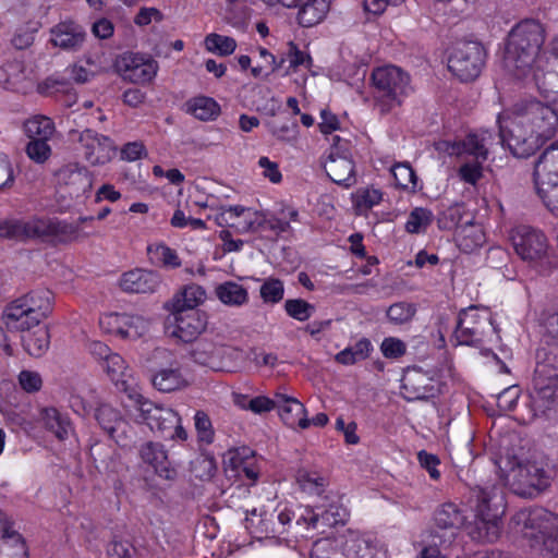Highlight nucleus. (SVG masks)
I'll return each instance as SVG.
<instances>
[{
	"mask_svg": "<svg viewBox=\"0 0 558 558\" xmlns=\"http://www.w3.org/2000/svg\"><path fill=\"white\" fill-rule=\"evenodd\" d=\"M497 465L510 489L520 497L537 498L551 486L553 474L543 459L507 454L499 458Z\"/></svg>",
	"mask_w": 558,
	"mask_h": 558,
	"instance_id": "obj_1",
	"label": "nucleus"
},
{
	"mask_svg": "<svg viewBox=\"0 0 558 558\" xmlns=\"http://www.w3.org/2000/svg\"><path fill=\"white\" fill-rule=\"evenodd\" d=\"M546 39L544 25L536 20L519 22L508 34L506 62L518 78L531 73Z\"/></svg>",
	"mask_w": 558,
	"mask_h": 558,
	"instance_id": "obj_2",
	"label": "nucleus"
},
{
	"mask_svg": "<svg viewBox=\"0 0 558 558\" xmlns=\"http://www.w3.org/2000/svg\"><path fill=\"white\" fill-rule=\"evenodd\" d=\"M511 527L523 537L539 545L544 557H558V514L542 508H524L515 512L510 521Z\"/></svg>",
	"mask_w": 558,
	"mask_h": 558,
	"instance_id": "obj_3",
	"label": "nucleus"
},
{
	"mask_svg": "<svg viewBox=\"0 0 558 558\" xmlns=\"http://www.w3.org/2000/svg\"><path fill=\"white\" fill-rule=\"evenodd\" d=\"M375 98L380 113H387L393 106H400L402 97L410 90V77L395 65L377 68L372 73Z\"/></svg>",
	"mask_w": 558,
	"mask_h": 558,
	"instance_id": "obj_4",
	"label": "nucleus"
},
{
	"mask_svg": "<svg viewBox=\"0 0 558 558\" xmlns=\"http://www.w3.org/2000/svg\"><path fill=\"white\" fill-rule=\"evenodd\" d=\"M476 497L475 520L469 526V534L474 541L493 543L500 533L499 520L504 514L502 500L492 496L484 488H478Z\"/></svg>",
	"mask_w": 558,
	"mask_h": 558,
	"instance_id": "obj_5",
	"label": "nucleus"
},
{
	"mask_svg": "<svg viewBox=\"0 0 558 558\" xmlns=\"http://www.w3.org/2000/svg\"><path fill=\"white\" fill-rule=\"evenodd\" d=\"M510 241L517 255L539 274L550 269L548 241L542 231L530 226H519L511 231Z\"/></svg>",
	"mask_w": 558,
	"mask_h": 558,
	"instance_id": "obj_6",
	"label": "nucleus"
},
{
	"mask_svg": "<svg viewBox=\"0 0 558 558\" xmlns=\"http://www.w3.org/2000/svg\"><path fill=\"white\" fill-rule=\"evenodd\" d=\"M513 117L498 116L499 135L501 143L507 145L513 156L526 158L535 153L543 144L524 123L518 112Z\"/></svg>",
	"mask_w": 558,
	"mask_h": 558,
	"instance_id": "obj_7",
	"label": "nucleus"
},
{
	"mask_svg": "<svg viewBox=\"0 0 558 558\" xmlns=\"http://www.w3.org/2000/svg\"><path fill=\"white\" fill-rule=\"evenodd\" d=\"M486 62V50L475 40L458 41L448 58V69L461 82L476 80Z\"/></svg>",
	"mask_w": 558,
	"mask_h": 558,
	"instance_id": "obj_8",
	"label": "nucleus"
},
{
	"mask_svg": "<svg viewBox=\"0 0 558 558\" xmlns=\"http://www.w3.org/2000/svg\"><path fill=\"white\" fill-rule=\"evenodd\" d=\"M513 108L542 144L555 135L558 128V113L550 104L527 99L517 102Z\"/></svg>",
	"mask_w": 558,
	"mask_h": 558,
	"instance_id": "obj_9",
	"label": "nucleus"
},
{
	"mask_svg": "<svg viewBox=\"0 0 558 558\" xmlns=\"http://www.w3.org/2000/svg\"><path fill=\"white\" fill-rule=\"evenodd\" d=\"M240 353L238 348L218 344L207 339L197 341L191 351L196 363L216 372H230L240 357Z\"/></svg>",
	"mask_w": 558,
	"mask_h": 558,
	"instance_id": "obj_10",
	"label": "nucleus"
},
{
	"mask_svg": "<svg viewBox=\"0 0 558 558\" xmlns=\"http://www.w3.org/2000/svg\"><path fill=\"white\" fill-rule=\"evenodd\" d=\"M80 236V223H71L57 218H32L31 239L58 244L76 241Z\"/></svg>",
	"mask_w": 558,
	"mask_h": 558,
	"instance_id": "obj_11",
	"label": "nucleus"
},
{
	"mask_svg": "<svg viewBox=\"0 0 558 558\" xmlns=\"http://www.w3.org/2000/svg\"><path fill=\"white\" fill-rule=\"evenodd\" d=\"M331 141V150L323 162V168L336 184L352 186L356 182L354 162L347 154V149L340 145L342 140L338 135H333Z\"/></svg>",
	"mask_w": 558,
	"mask_h": 558,
	"instance_id": "obj_12",
	"label": "nucleus"
},
{
	"mask_svg": "<svg viewBox=\"0 0 558 558\" xmlns=\"http://www.w3.org/2000/svg\"><path fill=\"white\" fill-rule=\"evenodd\" d=\"M323 477H316V530L320 527H335L344 525L348 518L347 510L338 504L337 495L325 494Z\"/></svg>",
	"mask_w": 558,
	"mask_h": 558,
	"instance_id": "obj_13",
	"label": "nucleus"
},
{
	"mask_svg": "<svg viewBox=\"0 0 558 558\" xmlns=\"http://www.w3.org/2000/svg\"><path fill=\"white\" fill-rule=\"evenodd\" d=\"M135 407L140 412L141 421L147 424L151 430L161 434L171 432L174 425L181 421L180 415L174 410L155 403L142 395L136 397Z\"/></svg>",
	"mask_w": 558,
	"mask_h": 558,
	"instance_id": "obj_14",
	"label": "nucleus"
},
{
	"mask_svg": "<svg viewBox=\"0 0 558 558\" xmlns=\"http://www.w3.org/2000/svg\"><path fill=\"white\" fill-rule=\"evenodd\" d=\"M78 143L84 158L93 166L109 162L117 153V147L110 137L90 129H85L78 134Z\"/></svg>",
	"mask_w": 558,
	"mask_h": 558,
	"instance_id": "obj_15",
	"label": "nucleus"
},
{
	"mask_svg": "<svg viewBox=\"0 0 558 558\" xmlns=\"http://www.w3.org/2000/svg\"><path fill=\"white\" fill-rule=\"evenodd\" d=\"M116 66L124 80L134 84L149 83L158 71L157 61L135 53L123 54Z\"/></svg>",
	"mask_w": 558,
	"mask_h": 558,
	"instance_id": "obj_16",
	"label": "nucleus"
},
{
	"mask_svg": "<svg viewBox=\"0 0 558 558\" xmlns=\"http://www.w3.org/2000/svg\"><path fill=\"white\" fill-rule=\"evenodd\" d=\"M171 315L172 320L168 319L173 325L170 333L185 343L196 340L206 329L207 315L204 312L172 310Z\"/></svg>",
	"mask_w": 558,
	"mask_h": 558,
	"instance_id": "obj_17",
	"label": "nucleus"
},
{
	"mask_svg": "<svg viewBox=\"0 0 558 558\" xmlns=\"http://www.w3.org/2000/svg\"><path fill=\"white\" fill-rule=\"evenodd\" d=\"M437 392L435 380L421 368L405 371L401 379V393L409 401L426 400Z\"/></svg>",
	"mask_w": 558,
	"mask_h": 558,
	"instance_id": "obj_18",
	"label": "nucleus"
},
{
	"mask_svg": "<svg viewBox=\"0 0 558 558\" xmlns=\"http://www.w3.org/2000/svg\"><path fill=\"white\" fill-rule=\"evenodd\" d=\"M489 319L481 317L476 307L462 310L459 314L456 338L460 344L473 345L482 340L484 328Z\"/></svg>",
	"mask_w": 558,
	"mask_h": 558,
	"instance_id": "obj_19",
	"label": "nucleus"
},
{
	"mask_svg": "<svg viewBox=\"0 0 558 558\" xmlns=\"http://www.w3.org/2000/svg\"><path fill=\"white\" fill-rule=\"evenodd\" d=\"M59 181L68 189L71 197L78 198L90 192L93 177L87 168L78 163H69L58 172Z\"/></svg>",
	"mask_w": 558,
	"mask_h": 558,
	"instance_id": "obj_20",
	"label": "nucleus"
},
{
	"mask_svg": "<svg viewBox=\"0 0 558 558\" xmlns=\"http://www.w3.org/2000/svg\"><path fill=\"white\" fill-rule=\"evenodd\" d=\"M138 453L142 461L150 465L158 476L168 481L175 480L177 470L171 465L163 445L147 441L141 446Z\"/></svg>",
	"mask_w": 558,
	"mask_h": 558,
	"instance_id": "obj_21",
	"label": "nucleus"
},
{
	"mask_svg": "<svg viewBox=\"0 0 558 558\" xmlns=\"http://www.w3.org/2000/svg\"><path fill=\"white\" fill-rule=\"evenodd\" d=\"M53 46L63 50H77L85 41V29L74 21H63L54 25L51 31Z\"/></svg>",
	"mask_w": 558,
	"mask_h": 558,
	"instance_id": "obj_22",
	"label": "nucleus"
},
{
	"mask_svg": "<svg viewBox=\"0 0 558 558\" xmlns=\"http://www.w3.org/2000/svg\"><path fill=\"white\" fill-rule=\"evenodd\" d=\"M465 517L459 507L452 502L441 505L434 513L435 529L440 535H450L452 543L457 531L464 525Z\"/></svg>",
	"mask_w": 558,
	"mask_h": 558,
	"instance_id": "obj_23",
	"label": "nucleus"
},
{
	"mask_svg": "<svg viewBox=\"0 0 558 558\" xmlns=\"http://www.w3.org/2000/svg\"><path fill=\"white\" fill-rule=\"evenodd\" d=\"M160 283L157 272L145 269H134L124 272L120 279V287L129 293H151Z\"/></svg>",
	"mask_w": 558,
	"mask_h": 558,
	"instance_id": "obj_24",
	"label": "nucleus"
},
{
	"mask_svg": "<svg viewBox=\"0 0 558 558\" xmlns=\"http://www.w3.org/2000/svg\"><path fill=\"white\" fill-rule=\"evenodd\" d=\"M1 322L8 331H20L23 335L41 324L40 318L26 312L13 302L5 305L1 315Z\"/></svg>",
	"mask_w": 558,
	"mask_h": 558,
	"instance_id": "obj_25",
	"label": "nucleus"
},
{
	"mask_svg": "<svg viewBox=\"0 0 558 558\" xmlns=\"http://www.w3.org/2000/svg\"><path fill=\"white\" fill-rule=\"evenodd\" d=\"M438 149L449 155H470L474 157V160H486L488 156V150L484 145V138H480L476 134H470L463 141L459 142L444 141L439 143Z\"/></svg>",
	"mask_w": 558,
	"mask_h": 558,
	"instance_id": "obj_26",
	"label": "nucleus"
},
{
	"mask_svg": "<svg viewBox=\"0 0 558 558\" xmlns=\"http://www.w3.org/2000/svg\"><path fill=\"white\" fill-rule=\"evenodd\" d=\"M533 178L535 186L558 182V151L551 145L535 161Z\"/></svg>",
	"mask_w": 558,
	"mask_h": 558,
	"instance_id": "obj_27",
	"label": "nucleus"
},
{
	"mask_svg": "<svg viewBox=\"0 0 558 558\" xmlns=\"http://www.w3.org/2000/svg\"><path fill=\"white\" fill-rule=\"evenodd\" d=\"M52 292L47 289L31 291L12 302L41 320L51 312Z\"/></svg>",
	"mask_w": 558,
	"mask_h": 558,
	"instance_id": "obj_28",
	"label": "nucleus"
},
{
	"mask_svg": "<svg viewBox=\"0 0 558 558\" xmlns=\"http://www.w3.org/2000/svg\"><path fill=\"white\" fill-rule=\"evenodd\" d=\"M154 388L160 392H173L189 386V381L182 375L179 366L172 365L157 371L150 379Z\"/></svg>",
	"mask_w": 558,
	"mask_h": 558,
	"instance_id": "obj_29",
	"label": "nucleus"
},
{
	"mask_svg": "<svg viewBox=\"0 0 558 558\" xmlns=\"http://www.w3.org/2000/svg\"><path fill=\"white\" fill-rule=\"evenodd\" d=\"M22 343L25 351L34 356H41L49 348L50 335L46 325L39 324L34 329L22 336Z\"/></svg>",
	"mask_w": 558,
	"mask_h": 558,
	"instance_id": "obj_30",
	"label": "nucleus"
},
{
	"mask_svg": "<svg viewBox=\"0 0 558 558\" xmlns=\"http://www.w3.org/2000/svg\"><path fill=\"white\" fill-rule=\"evenodd\" d=\"M215 294L227 306H242L248 302L247 289L231 280L217 284Z\"/></svg>",
	"mask_w": 558,
	"mask_h": 558,
	"instance_id": "obj_31",
	"label": "nucleus"
},
{
	"mask_svg": "<svg viewBox=\"0 0 558 558\" xmlns=\"http://www.w3.org/2000/svg\"><path fill=\"white\" fill-rule=\"evenodd\" d=\"M206 300V291L203 287L191 283L185 286L171 302L172 310L196 311L195 308Z\"/></svg>",
	"mask_w": 558,
	"mask_h": 558,
	"instance_id": "obj_32",
	"label": "nucleus"
},
{
	"mask_svg": "<svg viewBox=\"0 0 558 558\" xmlns=\"http://www.w3.org/2000/svg\"><path fill=\"white\" fill-rule=\"evenodd\" d=\"M187 112L192 113L201 121H209L216 119L220 113L218 102L206 96L195 97L186 102Z\"/></svg>",
	"mask_w": 558,
	"mask_h": 558,
	"instance_id": "obj_33",
	"label": "nucleus"
},
{
	"mask_svg": "<svg viewBox=\"0 0 558 558\" xmlns=\"http://www.w3.org/2000/svg\"><path fill=\"white\" fill-rule=\"evenodd\" d=\"M278 412L283 423L289 427L294 428L299 426L301 428H307L311 424V421L305 417L304 405L296 399H292L288 401V403L279 407Z\"/></svg>",
	"mask_w": 558,
	"mask_h": 558,
	"instance_id": "obj_34",
	"label": "nucleus"
},
{
	"mask_svg": "<svg viewBox=\"0 0 558 558\" xmlns=\"http://www.w3.org/2000/svg\"><path fill=\"white\" fill-rule=\"evenodd\" d=\"M32 219H8L0 221V238L17 241L31 239Z\"/></svg>",
	"mask_w": 558,
	"mask_h": 558,
	"instance_id": "obj_35",
	"label": "nucleus"
},
{
	"mask_svg": "<svg viewBox=\"0 0 558 558\" xmlns=\"http://www.w3.org/2000/svg\"><path fill=\"white\" fill-rule=\"evenodd\" d=\"M95 418L100 427L108 434H114V427H125L126 421L121 413L109 404H100L95 411Z\"/></svg>",
	"mask_w": 558,
	"mask_h": 558,
	"instance_id": "obj_36",
	"label": "nucleus"
},
{
	"mask_svg": "<svg viewBox=\"0 0 558 558\" xmlns=\"http://www.w3.org/2000/svg\"><path fill=\"white\" fill-rule=\"evenodd\" d=\"M372 343L367 338H362L354 345L348 347L336 355V361L343 365H352L368 357Z\"/></svg>",
	"mask_w": 558,
	"mask_h": 558,
	"instance_id": "obj_37",
	"label": "nucleus"
},
{
	"mask_svg": "<svg viewBox=\"0 0 558 558\" xmlns=\"http://www.w3.org/2000/svg\"><path fill=\"white\" fill-rule=\"evenodd\" d=\"M24 130L29 140H49L54 132V124L48 117L36 116L25 122Z\"/></svg>",
	"mask_w": 558,
	"mask_h": 558,
	"instance_id": "obj_38",
	"label": "nucleus"
},
{
	"mask_svg": "<svg viewBox=\"0 0 558 558\" xmlns=\"http://www.w3.org/2000/svg\"><path fill=\"white\" fill-rule=\"evenodd\" d=\"M149 259L153 264L163 267L177 268L181 260L175 251L163 244L149 245L147 247Z\"/></svg>",
	"mask_w": 558,
	"mask_h": 558,
	"instance_id": "obj_39",
	"label": "nucleus"
},
{
	"mask_svg": "<svg viewBox=\"0 0 558 558\" xmlns=\"http://www.w3.org/2000/svg\"><path fill=\"white\" fill-rule=\"evenodd\" d=\"M105 369L109 378L117 385H121L122 389L126 388L128 384V366L123 357L118 353H112L105 362Z\"/></svg>",
	"mask_w": 558,
	"mask_h": 558,
	"instance_id": "obj_40",
	"label": "nucleus"
},
{
	"mask_svg": "<svg viewBox=\"0 0 558 558\" xmlns=\"http://www.w3.org/2000/svg\"><path fill=\"white\" fill-rule=\"evenodd\" d=\"M131 322L132 315L110 313L102 316L99 323L107 332L128 338L130 337V331L125 328V325Z\"/></svg>",
	"mask_w": 558,
	"mask_h": 558,
	"instance_id": "obj_41",
	"label": "nucleus"
},
{
	"mask_svg": "<svg viewBox=\"0 0 558 558\" xmlns=\"http://www.w3.org/2000/svg\"><path fill=\"white\" fill-rule=\"evenodd\" d=\"M0 523H1V532H2V538H8L13 541V549H14V556L15 558H26L27 556V548L25 541L23 539L22 535L13 530L12 525L13 523L2 513L0 510Z\"/></svg>",
	"mask_w": 558,
	"mask_h": 558,
	"instance_id": "obj_42",
	"label": "nucleus"
},
{
	"mask_svg": "<svg viewBox=\"0 0 558 558\" xmlns=\"http://www.w3.org/2000/svg\"><path fill=\"white\" fill-rule=\"evenodd\" d=\"M395 185L402 190L414 192L417 177L409 163H397L391 168Z\"/></svg>",
	"mask_w": 558,
	"mask_h": 558,
	"instance_id": "obj_43",
	"label": "nucleus"
},
{
	"mask_svg": "<svg viewBox=\"0 0 558 558\" xmlns=\"http://www.w3.org/2000/svg\"><path fill=\"white\" fill-rule=\"evenodd\" d=\"M45 426L51 430L59 439H64L68 435V423L62 418L59 411L54 408L44 409L41 412Z\"/></svg>",
	"mask_w": 558,
	"mask_h": 558,
	"instance_id": "obj_44",
	"label": "nucleus"
},
{
	"mask_svg": "<svg viewBox=\"0 0 558 558\" xmlns=\"http://www.w3.org/2000/svg\"><path fill=\"white\" fill-rule=\"evenodd\" d=\"M205 46L208 51H217L220 56H229L235 50L236 43L232 37L213 33L206 36Z\"/></svg>",
	"mask_w": 558,
	"mask_h": 558,
	"instance_id": "obj_45",
	"label": "nucleus"
},
{
	"mask_svg": "<svg viewBox=\"0 0 558 558\" xmlns=\"http://www.w3.org/2000/svg\"><path fill=\"white\" fill-rule=\"evenodd\" d=\"M429 537L428 545L422 549L418 558H446L440 548L451 544L450 535H440L437 531H432Z\"/></svg>",
	"mask_w": 558,
	"mask_h": 558,
	"instance_id": "obj_46",
	"label": "nucleus"
},
{
	"mask_svg": "<svg viewBox=\"0 0 558 558\" xmlns=\"http://www.w3.org/2000/svg\"><path fill=\"white\" fill-rule=\"evenodd\" d=\"M255 218L245 221L244 229L246 231H258L259 229H269L277 232H283L287 230L289 223L277 218L266 219L264 216L254 214Z\"/></svg>",
	"mask_w": 558,
	"mask_h": 558,
	"instance_id": "obj_47",
	"label": "nucleus"
},
{
	"mask_svg": "<svg viewBox=\"0 0 558 558\" xmlns=\"http://www.w3.org/2000/svg\"><path fill=\"white\" fill-rule=\"evenodd\" d=\"M259 292L265 303H279L284 294L283 282L277 278H267L262 284Z\"/></svg>",
	"mask_w": 558,
	"mask_h": 558,
	"instance_id": "obj_48",
	"label": "nucleus"
},
{
	"mask_svg": "<svg viewBox=\"0 0 558 558\" xmlns=\"http://www.w3.org/2000/svg\"><path fill=\"white\" fill-rule=\"evenodd\" d=\"M416 313V307L412 303L398 302L390 305L387 310V317L395 324H405L410 322Z\"/></svg>",
	"mask_w": 558,
	"mask_h": 558,
	"instance_id": "obj_49",
	"label": "nucleus"
},
{
	"mask_svg": "<svg viewBox=\"0 0 558 558\" xmlns=\"http://www.w3.org/2000/svg\"><path fill=\"white\" fill-rule=\"evenodd\" d=\"M287 314L299 322H305L312 316L313 305L303 299H289L284 303Z\"/></svg>",
	"mask_w": 558,
	"mask_h": 558,
	"instance_id": "obj_50",
	"label": "nucleus"
},
{
	"mask_svg": "<svg viewBox=\"0 0 558 558\" xmlns=\"http://www.w3.org/2000/svg\"><path fill=\"white\" fill-rule=\"evenodd\" d=\"M432 222L430 210L422 207L414 208L405 223V230L410 233H418L422 228L427 227Z\"/></svg>",
	"mask_w": 558,
	"mask_h": 558,
	"instance_id": "obj_51",
	"label": "nucleus"
},
{
	"mask_svg": "<svg viewBox=\"0 0 558 558\" xmlns=\"http://www.w3.org/2000/svg\"><path fill=\"white\" fill-rule=\"evenodd\" d=\"M535 187L537 195L541 197L546 208L558 217V182Z\"/></svg>",
	"mask_w": 558,
	"mask_h": 558,
	"instance_id": "obj_52",
	"label": "nucleus"
},
{
	"mask_svg": "<svg viewBox=\"0 0 558 558\" xmlns=\"http://www.w3.org/2000/svg\"><path fill=\"white\" fill-rule=\"evenodd\" d=\"M194 421L198 440L207 445L211 444L214 441L215 432L207 413L204 411H197L195 413Z\"/></svg>",
	"mask_w": 558,
	"mask_h": 558,
	"instance_id": "obj_53",
	"label": "nucleus"
},
{
	"mask_svg": "<svg viewBox=\"0 0 558 558\" xmlns=\"http://www.w3.org/2000/svg\"><path fill=\"white\" fill-rule=\"evenodd\" d=\"M266 513H257L256 509L246 510L245 527L251 534L256 537L267 536L268 527L266 526V520L264 518Z\"/></svg>",
	"mask_w": 558,
	"mask_h": 558,
	"instance_id": "obj_54",
	"label": "nucleus"
},
{
	"mask_svg": "<svg viewBox=\"0 0 558 558\" xmlns=\"http://www.w3.org/2000/svg\"><path fill=\"white\" fill-rule=\"evenodd\" d=\"M47 141L48 140H31L28 142L25 151L33 161L43 163L49 158L51 148Z\"/></svg>",
	"mask_w": 558,
	"mask_h": 558,
	"instance_id": "obj_55",
	"label": "nucleus"
},
{
	"mask_svg": "<svg viewBox=\"0 0 558 558\" xmlns=\"http://www.w3.org/2000/svg\"><path fill=\"white\" fill-rule=\"evenodd\" d=\"M19 384L24 391L34 393L41 389L43 378L38 372L24 369L19 374Z\"/></svg>",
	"mask_w": 558,
	"mask_h": 558,
	"instance_id": "obj_56",
	"label": "nucleus"
},
{
	"mask_svg": "<svg viewBox=\"0 0 558 558\" xmlns=\"http://www.w3.org/2000/svg\"><path fill=\"white\" fill-rule=\"evenodd\" d=\"M449 215H450V218H451V221L454 223V226L457 228H460L461 229V232L462 233H466L468 232V229L470 227L471 229V233L472 235H474V244L475 245H481L482 242L484 241V234L482 232V230L480 228H475L474 229V226L472 225L471 221H466L464 222V225H462L461 222V216H460V208L459 207H452L449 209Z\"/></svg>",
	"mask_w": 558,
	"mask_h": 558,
	"instance_id": "obj_57",
	"label": "nucleus"
},
{
	"mask_svg": "<svg viewBox=\"0 0 558 558\" xmlns=\"http://www.w3.org/2000/svg\"><path fill=\"white\" fill-rule=\"evenodd\" d=\"M269 130L278 140L289 141L295 136L298 125L293 121L274 120L268 123Z\"/></svg>",
	"mask_w": 558,
	"mask_h": 558,
	"instance_id": "obj_58",
	"label": "nucleus"
},
{
	"mask_svg": "<svg viewBox=\"0 0 558 558\" xmlns=\"http://www.w3.org/2000/svg\"><path fill=\"white\" fill-rule=\"evenodd\" d=\"M485 160L476 159L473 162H465L459 169V175L462 181L469 184H476L482 178V163Z\"/></svg>",
	"mask_w": 558,
	"mask_h": 558,
	"instance_id": "obj_59",
	"label": "nucleus"
},
{
	"mask_svg": "<svg viewBox=\"0 0 558 558\" xmlns=\"http://www.w3.org/2000/svg\"><path fill=\"white\" fill-rule=\"evenodd\" d=\"M380 350L385 357L398 359L405 354L407 345L402 340L389 337L384 339L380 345Z\"/></svg>",
	"mask_w": 558,
	"mask_h": 558,
	"instance_id": "obj_60",
	"label": "nucleus"
},
{
	"mask_svg": "<svg viewBox=\"0 0 558 558\" xmlns=\"http://www.w3.org/2000/svg\"><path fill=\"white\" fill-rule=\"evenodd\" d=\"M136 550L128 541L113 539L108 546L109 558H136Z\"/></svg>",
	"mask_w": 558,
	"mask_h": 558,
	"instance_id": "obj_61",
	"label": "nucleus"
},
{
	"mask_svg": "<svg viewBox=\"0 0 558 558\" xmlns=\"http://www.w3.org/2000/svg\"><path fill=\"white\" fill-rule=\"evenodd\" d=\"M544 386V389L539 387L533 388L536 398L547 403L546 407H548L549 403L558 399V377H550V379L545 380Z\"/></svg>",
	"mask_w": 558,
	"mask_h": 558,
	"instance_id": "obj_62",
	"label": "nucleus"
},
{
	"mask_svg": "<svg viewBox=\"0 0 558 558\" xmlns=\"http://www.w3.org/2000/svg\"><path fill=\"white\" fill-rule=\"evenodd\" d=\"M536 364L558 366V342L546 343L536 351Z\"/></svg>",
	"mask_w": 558,
	"mask_h": 558,
	"instance_id": "obj_63",
	"label": "nucleus"
},
{
	"mask_svg": "<svg viewBox=\"0 0 558 558\" xmlns=\"http://www.w3.org/2000/svg\"><path fill=\"white\" fill-rule=\"evenodd\" d=\"M320 119L322 121L318 123V128L323 134H332L335 131L340 129V120L330 109H322Z\"/></svg>",
	"mask_w": 558,
	"mask_h": 558,
	"instance_id": "obj_64",
	"label": "nucleus"
}]
</instances>
